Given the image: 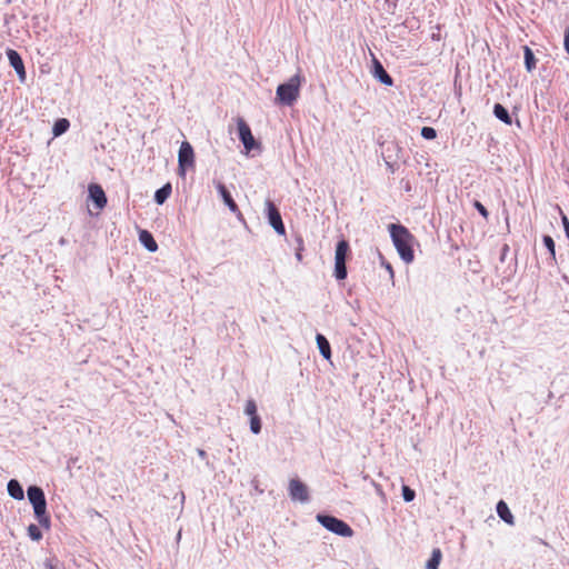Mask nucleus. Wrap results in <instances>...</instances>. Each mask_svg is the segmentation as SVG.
I'll return each mask as SVG.
<instances>
[{"instance_id":"b1692460","label":"nucleus","mask_w":569,"mask_h":569,"mask_svg":"<svg viewBox=\"0 0 569 569\" xmlns=\"http://www.w3.org/2000/svg\"><path fill=\"white\" fill-rule=\"evenodd\" d=\"M28 535L32 540L39 541L42 538V532L36 525H30L28 527Z\"/></svg>"},{"instance_id":"f3484780","label":"nucleus","mask_w":569,"mask_h":569,"mask_svg":"<svg viewBox=\"0 0 569 569\" xmlns=\"http://www.w3.org/2000/svg\"><path fill=\"white\" fill-rule=\"evenodd\" d=\"M493 114L503 123L510 126L512 123V119L508 112V110L500 103H496L493 107Z\"/></svg>"},{"instance_id":"7c9ffc66","label":"nucleus","mask_w":569,"mask_h":569,"mask_svg":"<svg viewBox=\"0 0 569 569\" xmlns=\"http://www.w3.org/2000/svg\"><path fill=\"white\" fill-rule=\"evenodd\" d=\"M562 223L567 238L569 239V220L566 216H562Z\"/></svg>"},{"instance_id":"cd10ccee","label":"nucleus","mask_w":569,"mask_h":569,"mask_svg":"<svg viewBox=\"0 0 569 569\" xmlns=\"http://www.w3.org/2000/svg\"><path fill=\"white\" fill-rule=\"evenodd\" d=\"M421 136L425 139L432 140L437 137V132L432 127H423L421 129Z\"/></svg>"},{"instance_id":"f257e3e1","label":"nucleus","mask_w":569,"mask_h":569,"mask_svg":"<svg viewBox=\"0 0 569 569\" xmlns=\"http://www.w3.org/2000/svg\"><path fill=\"white\" fill-rule=\"evenodd\" d=\"M389 231L393 244L401 259L406 263L412 262L415 258L412 249L415 237L412 236V233L405 226L396 223H391L389 226Z\"/></svg>"},{"instance_id":"1a4fd4ad","label":"nucleus","mask_w":569,"mask_h":569,"mask_svg":"<svg viewBox=\"0 0 569 569\" xmlns=\"http://www.w3.org/2000/svg\"><path fill=\"white\" fill-rule=\"evenodd\" d=\"M267 207L270 224L279 234H284L286 229L279 210L271 201H267Z\"/></svg>"},{"instance_id":"473e14b6","label":"nucleus","mask_w":569,"mask_h":569,"mask_svg":"<svg viewBox=\"0 0 569 569\" xmlns=\"http://www.w3.org/2000/svg\"><path fill=\"white\" fill-rule=\"evenodd\" d=\"M385 266H386V269L389 271V273L391 276H393V269H392L391 264L390 263H386Z\"/></svg>"},{"instance_id":"0eeeda50","label":"nucleus","mask_w":569,"mask_h":569,"mask_svg":"<svg viewBox=\"0 0 569 569\" xmlns=\"http://www.w3.org/2000/svg\"><path fill=\"white\" fill-rule=\"evenodd\" d=\"M237 126H238L239 139L243 143L246 150L247 151L252 150L256 146V141L252 136L250 127L247 124V122L242 118H238Z\"/></svg>"},{"instance_id":"4be33fe9","label":"nucleus","mask_w":569,"mask_h":569,"mask_svg":"<svg viewBox=\"0 0 569 569\" xmlns=\"http://www.w3.org/2000/svg\"><path fill=\"white\" fill-rule=\"evenodd\" d=\"M523 53H525L526 69L530 72L536 68L537 60L533 56L532 50L528 46L523 47Z\"/></svg>"},{"instance_id":"2f4dec72","label":"nucleus","mask_w":569,"mask_h":569,"mask_svg":"<svg viewBox=\"0 0 569 569\" xmlns=\"http://www.w3.org/2000/svg\"><path fill=\"white\" fill-rule=\"evenodd\" d=\"M43 566L44 569H57L52 560H46Z\"/></svg>"},{"instance_id":"ddd939ff","label":"nucleus","mask_w":569,"mask_h":569,"mask_svg":"<svg viewBox=\"0 0 569 569\" xmlns=\"http://www.w3.org/2000/svg\"><path fill=\"white\" fill-rule=\"evenodd\" d=\"M139 240L149 251L154 252L158 250V243L149 231L141 230L139 233Z\"/></svg>"},{"instance_id":"a878e982","label":"nucleus","mask_w":569,"mask_h":569,"mask_svg":"<svg viewBox=\"0 0 569 569\" xmlns=\"http://www.w3.org/2000/svg\"><path fill=\"white\" fill-rule=\"evenodd\" d=\"M250 429L253 433H259L261 430V420L259 416L250 417Z\"/></svg>"},{"instance_id":"39448f33","label":"nucleus","mask_w":569,"mask_h":569,"mask_svg":"<svg viewBox=\"0 0 569 569\" xmlns=\"http://www.w3.org/2000/svg\"><path fill=\"white\" fill-rule=\"evenodd\" d=\"M350 251L349 243L342 239L337 243L335 253V277L337 280H345L347 278L346 259Z\"/></svg>"},{"instance_id":"7ed1b4c3","label":"nucleus","mask_w":569,"mask_h":569,"mask_svg":"<svg viewBox=\"0 0 569 569\" xmlns=\"http://www.w3.org/2000/svg\"><path fill=\"white\" fill-rule=\"evenodd\" d=\"M301 80L300 74H295L288 82L278 86L277 99L280 103L291 106L298 99Z\"/></svg>"},{"instance_id":"f8f14e48","label":"nucleus","mask_w":569,"mask_h":569,"mask_svg":"<svg viewBox=\"0 0 569 569\" xmlns=\"http://www.w3.org/2000/svg\"><path fill=\"white\" fill-rule=\"evenodd\" d=\"M218 192L223 199V202L226 206L230 209L231 212L237 214L238 217H241L242 213L238 207V204L234 202L233 198L231 197L230 192L226 188V186L222 182H217L216 184Z\"/></svg>"},{"instance_id":"20e7f679","label":"nucleus","mask_w":569,"mask_h":569,"mask_svg":"<svg viewBox=\"0 0 569 569\" xmlns=\"http://www.w3.org/2000/svg\"><path fill=\"white\" fill-rule=\"evenodd\" d=\"M317 521L319 523H321L327 530L338 535V536H341V537H351L353 535V530L351 529V527L333 517V516H329V515H317Z\"/></svg>"},{"instance_id":"6e6552de","label":"nucleus","mask_w":569,"mask_h":569,"mask_svg":"<svg viewBox=\"0 0 569 569\" xmlns=\"http://www.w3.org/2000/svg\"><path fill=\"white\" fill-rule=\"evenodd\" d=\"M289 496L292 500L306 502L309 499L308 488L299 479H291L289 482Z\"/></svg>"},{"instance_id":"f03ea898","label":"nucleus","mask_w":569,"mask_h":569,"mask_svg":"<svg viewBox=\"0 0 569 569\" xmlns=\"http://www.w3.org/2000/svg\"><path fill=\"white\" fill-rule=\"evenodd\" d=\"M28 498L33 506L34 516L42 527L49 528L50 517L47 513V502L43 490L40 487L31 486L28 488Z\"/></svg>"},{"instance_id":"5701e85b","label":"nucleus","mask_w":569,"mask_h":569,"mask_svg":"<svg viewBox=\"0 0 569 569\" xmlns=\"http://www.w3.org/2000/svg\"><path fill=\"white\" fill-rule=\"evenodd\" d=\"M543 243L550 253V259L556 262V248L555 241L550 236H543Z\"/></svg>"},{"instance_id":"bb28decb","label":"nucleus","mask_w":569,"mask_h":569,"mask_svg":"<svg viewBox=\"0 0 569 569\" xmlns=\"http://www.w3.org/2000/svg\"><path fill=\"white\" fill-rule=\"evenodd\" d=\"M297 241V250H296V258L299 262L302 261V251L305 249L303 239L301 236H298L296 238Z\"/></svg>"},{"instance_id":"423d86ee","label":"nucleus","mask_w":569,"mask_h":569,"mask_svg":"<svg viewBox=\"0 0 569 569\" xmlns=\"http://www.w3.org/2000/svg\"><path fill=\"white\" fill-rule=\"evenodd\" d=\"M194 167V152L188 141H183L178 153V170L180 176H184L187 169Z\"/></svg>"},{"instance_id":"6ab92c4d","label":"nucleus","mask_w":569,"mask_h":569,"mask_svg":"<svg viewBox=\"0 0 569 569\" xmlns=\"http://www.w3.org/2000/svg\"><path fill=\"white\" fill-rule=\"evenodd\" d=\"M376 76L378 77V79L387 84V86H392L393 83V80L392 78L390 77V74L383 69V67L381 66L380 62H376Z\"/></svg>"},{"instance_id":"9d476101","label":"nucleus","mask_w":569,"mask_h":569,"mask_svg":"<svg viewBox=\"0 0 569 569\" xmlns=\"http://www.w3.org/2000/svg\"><path fill=\"white\" fill-rule=\"evenodd\" d=\"M89 197L99 210L107 206V197L100 184L91 183L89 186Z\"/></svg>"},{"instance_id":"4468645a","label":"nucleus","mask_w":569,"mask_h":569,"mask_svg":"<svg viewBox=\"0 0 569 569\" xmlns=\"http://www.w3.org/2000/svg\"><path fill=\"white\" fill-rule=\"evenodd\" d=\"M497 513L507 523H509V525L513 523V516H512L511 511L509 510V507L507 506V503L503 500H500L497 503Z\"/></svg>"},{"instance_id":"c756f323","label":"nucleus","mask_w":569,"mask_h":569,"mask_svg":"<svg viewBox=\"0 0 569 569\" xmlns=\"http://www.w3.org/2000/svg\"><path fill=\"white\" fill-rule=\"evenodd\" d=\"M473 207L478 210V212H479V213H480V214H481L486 220L488 219V217H489V212H488V210L485 208V206H483L480 201L476 200V201L473 202Z\"/></svg>"},{"instance_id":"a211bd4d","label":"nucleus","mask_w":569,"mask_h":569,"mask_svg":"<svg viewBox=\"0 0 569 569\" xmlns=\"http://www.w3.org/2000/svg\"><path fill=\"white\" fill-rule=\"evenodd\" d=\"M172 188L170 183L164 184L162 188L158 189L154 193V201L158 204H162L171 194Z\"/></svg>"},{"instance_id":"dca6fc26","label":"nucleus","mask_w":569,"mask_h":569,"mask_svg":"<svg viewBox=\"0 0 569 569\" xmlns=\"http://www.w3.org/2000/svg\"><path fill=\"white\" fill-rule=\"evenodd\" d=\"M8 492L12 498H14L17 500H22L24 497L23 489H22L21 485L19 483V481L16 479H11L8 482Z\"/></svg>"},{"instance_id":"aec40b11","label":"nucleus","mask_w":569,"mask_h":569,"mask_svg":"<svg viewBox=\"0 0 569 569\" xmlns=\"http://www.w3.org/2000/svg\"><path fill=\"white\" fill-rule=\"evenodd\" d=\"M69 127H70V122L68 119H66V118L58 119L53 124V129H52L53 136L54 137L61 136L69 129Z\"/></svg>"},{"instance_id":"412c9836","label":"nucleus","mask_w":569,"mask_h":569,"mask_svg":"<svg viewBox=\"0 0 569 569\" xmlns=\"http://www.w3.org/2000/svg\"><path fill=\"white\" fill-rule=\"evenodd\" d=\"M441 558H442L441 550L439 548H435L432 550L430 559L427 561L426 568L427 569H438Z\"/></svg>"},{"instance_id":"9b49d317","label":"nucleus","mask_w":569,"mask_h":569,"mask_svg":"<svg viewBox=\"0 0 569 569\" xmlns=\"http://www.w3.org/2000/svg\"><path fill=\"white\" fill-rule=\"evenodd\" d=\"M7 57H8V60L10 62L11 67L18 73L20 80L23 81L26 79V69H24V64H23V61H22V58L20 57V54L13 49H8Z\"/></svg>"},{"instance_id":"c85d7f7f","label":"nucleus","mask_w":569,"mask_h":569,"mask_svg":"<svg viewBox=\"0 0 569 569\" xmlns=\"http://www.w3.org/2000/svg\"><path fill=\"white\" fill-rule=\"evenodd\" d=\"M402 497H403L405 501L410 502L415 499L416 492L408 486H403L402 487Z\"/></svg>"},{"instance_id":"2eb2a0df","label":"nucleus","mask_w":569,"mask_h":569,"mask_svg":"<svg viewBox=\"0 0 569 569\" xmlns=\"http://www.w3.org/2000/svg\"><path fill=\"white\" fill-rule=\"evenodd\" d=\"M316 340H317V345H318L320 353L323 356V358L329 360L331 357V348H330L329 341L321 333L317 335Z\"/></svg>"},{"instance_id":"393cba45","label":"nucleus","mask_w":569,"mask_h":569,"mask_svg":"<svg viewBox=\"0 0 569 569\" xmlns=\"http://www.w3.org/2000/svg\"><path fill=\"white\" fill-rule=\"evenodd\" d=\"M244 412L250 416V417H254V416H258L257 413V405H256V401L252 400V399H249L246 403V408H244Z\"/></svg>"}]
</instances>
